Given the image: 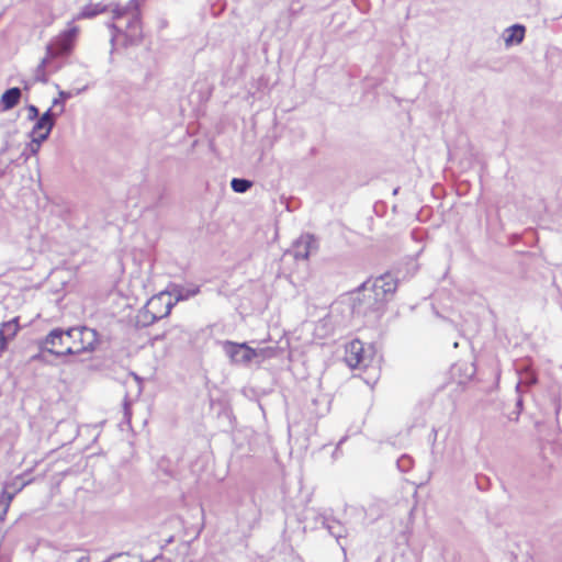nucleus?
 <instances>
[{"instance_id": "1", "label": "nucleus", "mask_w": 562, "mask_h": 562, "mask_svg": "<svg viewBox=\"0 0 562 562\" xmlns=\"http://www.w3.org/2000/svg\"><path fill=\"white\" fill-rule=\"evenodd\" d=\"M97 345V330L87 326L71 327L67 330L55 328L41 340L42 349L55 356L93 351Z\"/></svg>"}, {"instance_id": "2", "label": "nucleus", "mask_w": 562, "mask_h": 562, "mask_svg": "<svg viewBox=\"0 0 562 562\" xmlns=\"http://www.w3.org/2000/svg\"><path fill=\"white\" fill-rule=\"evenodd\" d=\"M114 23H110L113 43L117 34L123 33L126 42L131 45L137 44L142 38L140 10L138 0H131L125 7L116 5L112 10Z\"/></svg>"}, {"instance_id": "3", "label": "nucleus", "mask_w": 562, "mask_h": 562, "mask_svg": "<svg viewBox=\"0 0 562 562\" xmlns=\"http://www.w3.org/2000/svg\"><path fill=\"white\" fill-rule=\"evenodd\" d=\"M78 26H70L57 35L46 47V56L42 59L34 72L35 81L46 82V67L50 65V60L58 56L67 55L71 52L77 38Z\"/></svg>"}, {"instance_id": "4", "label": "nucleus", "mask_w": 562, "mask_h": 562, "mask_svg": "<svg viewBox=\"0 0 562 562\" xmlns=\"http://www.w3.org/2000/svg\"><path fill=\"white\" fill-rule=\"evenodd\" d=\"M173 305L175 302H172L169 295L165 292L153 296L147 303L146 311L143 313L144 324H151L155 321L169 315Z\"/></svg>"}, {"instance_id": "5", "label": "nucleus", "mask_w": 562, "mask_h": 562, "mask_svg": "<svg viewBox=\"0 0 562 562\" xmlns=\"http://www.w3.org/2000/svg\"><path fill=\"white\" fill-rule=\"evenodd\" d=\"M223 349L234 364L248 366L256 359L255 349L246 342L238 344L226 340L223 344Z\"/></svg>"}, {"instance_id": "6", "label": "nucleus", "mask_w": 562, "mask_h": 562, "mask_svg": "<svg viewBox=\"0 0 562 562\" xmlns=\"http://www.w3.org/2000/svg\"><path fill=\"white\" fill-rule=\"evenodd\" d=\"M317 240L311 234L300 236L292 246L291 254L296 260H306L317 249Z\"/></svg>"}, {"instance_id": "7", "label": "nucleus", "mask_w": 562, "mask_h": 562, "mask_svg": "<svg viewBox=\"0 0 562 562\" xmlns=\"http://www.w3.org/2000/svg\"><path fill=\"white\" fill-rule=\"evenodd\" d=\"M345 360L352 369L369 364V360L364 355L363 344L360 340L356 339L347 345Z\"/></svg>"}, {"instance_id": "8", "label": "nucleus", "mask_w": 562, "mask_h": 562, "mask_svg": "<svg viewBox=\"0 0 562 562\" xmlns=\"http://www.w3.org/2000/svg\"><path fill=\"white\" fill-rule=\"evenodd\" d=\"M397 288V281L391 276L385 274L376 279L372 285L374 301H384L386 295L393 294Z\"/></svg>"}, {"instance_id": "9", "label": "nucleus", "mask_w": 562, "mask_h": 562, "mask_svg": "<svg viewBox=\"0 0 562 562\" xmlns=\"http://www.w3.org/2000/svg\"><path fill=\"white\" fill-rule=\"evenodd\" d=\"M19 318L14 317L8 322H3L0 327V356L7 350L8 345L19 333Z\"/></svg>"}, {"instance_id": "10", "label": "nucleus", "mask_w": 562, "mask_h": 562, "mask_svg": "<svg viewBox=\"0 0 562 562\" xmlns=\"http://www.w3.org/2000/svg\"><path fill=\"white\" fill-rule=\"evenodd\" d=\"M61 114L63 108L59 110H53V108H49L40 117L36 119V123L34 124L32 131L35 133L41 131H52L55 126L57 117Z\"/></svg>"}, {"instance_id": "11", "label": "nucleus", "mask_w": 562, "mask_h": 562, "mask_svg": "<svg viewBox=\"0 0 562 562\" xmlns=\"http://www.w3.org/2000/svg\"><path fill=\"white\" fill-rule=\"evenodd\" d=\"M526 34V27L522 24H514L505 29L503 38L506 47H512L522 43Z\"/></svg>"}, {"instance_id": "12", "label": "nucleus", "mask_w": 562, "mask_h": 562, "mask_svg": "<svg viewBox=\"0 0 562 562\" xmlns=\"http://www.w3.org/2000/svg\"><path fill=\"white\" fill-rule=\"evenodd\" d=\"M200 293V286H183V285H173L171 291L167 293L169 297H175V303L180 301L189 300Z\"/></svg>"}, {"instance_id": "13", "label": "nucleus", "mask_w": 562, "mask_h": 562, "mask_svg": "<svg viewBox=\"0 0 562 562\" xmlns=\"http://www.w3.org/2000/svg\"><path fill=\"white\" fill-rule=\"evenodd\" d=\"M26 484L27 483H21L20 486L14 491H10L7 487L3 488L0 495V520L4 519L12 499L20 491L24 488Z\"/></svg>"}, {"instance_id": "14", "label": "nucleus", "mask_w": 562, "mask_h": 562, "mask_svg": "<svg viewBox=\"0 0 562 562\" xmlns=\"http://www.w3.org/2000/svg\"><path fill=\"white\" fill-rule=\"evenodd\" d=\"M21 89L18 87L5 90L1 95V104L4 111L13 109L21 99Z\"/></svg>"}, {"instance_id": "15", "label": "nucleus", "mask_w": 562, "mask_h": 562, "mask_svg": "<svg viewBox=\"0 0 562 562\" xmlns=\"http://www.w3.org/2000/svg\"><path fill=\"white\" fill-rule=\"evenodd\" d=\"M108 10V7L101 3L88 4L82 8V10L77 14L75 19H91L100 13H103Z\"/></svg>"}, {"instance_id": "16", "label": "nucleus", "mask_w": 562, "mask_h": 562, "mask_svg": "<svg viewBox=\"0 0 562 562\" xmlns=\"http://www.w3.org/2000/svg\"><path fill=\"white\" fill-rule=\"evenodd\" d=\"M537 383V376L533 372L526 370L519 374V380L516 386V391L521 393L524 390L530 387Z\"/></svg>"}, {"instance_id": "17", "label": "nucleus", "mask_w": 562, "mask_h": 562, "mask_svg": "<svg viewBox=\"0 0 562 562\" xmlns=\"http://www.w3.org/2000/svg\"><path fill=\"white\" fill-rule=\"evenodd\" d=\"M252 186V182L245 178H233L231 181V187L236 193H245Z\"/></svg>"}, {"instance_id": "18", "label": "nucleus", "mask_w": 562, "mask_h": 562, "mask_svg": "<svg viewBox=\"0 0 562 562\" xmlns=\"http://www.w3.org/2000/svg\"><path fill=\"white\" fill-rule=\"evenodd\" d=\"M56 562H89V558L87 555H78L76 552H64Z\"/></svg>"}, {"instance_id": "19", "label": "nucleus", "mask_w": 562, "mask_h": 562, "mask_svg": "<svg viewBox=\"0 0 562 562\" xmlns=\"http://www.w3.org/2000/svg\"><path fill=\"white\" fill-rule=\"evenodd\" d=\"M74 94L70 92V91H59L58 93V98L54 99L53 100V104L50 108H53V110L57 109L59 110L60 108H63V112L65 111V101L70 99Z\"/></svg>"}, {"instance_id": "20", "label": "nucleus", "mask_w": 562, "mask_h": 562, "mask_svg": "<svg viewBox=\"0 0 562 562\" xmlns=\"http://www.w3.org/2000/svg\"><path fill=\"white\" fill-rule=\"evenodd\" d=\"M396 465L401 472H408L413 468V459L407 454H403L397 459Z\"/></svg>"}, {"instance_id": "21", "label": "nucleus", "mask_w": 562, "mask_h": 562, "mask_svg": "<svg viewBox=\"0 0 562 562\" xmlns=\"http://www.w3.org/2000/svg\"><path fill=\"white\" fill-rule=\"evenodd\" d=\"M274 349L273 348H259L255 349L256 359L254 361L260 363L267 358H271L274 356Z\"/></svg>"}, {"instance_id": "22", "label": "nucleus", "mask_w": 562, "mask_h": 562, "mask_svg": "<svg viewBox=\"0 0 562 562\" xmlns=\"http://www.w3.org/2000/svg\"><path fill=\"white\" fill-rule=\"evenodd\" d=\"M50 132L52 131H41V132L35 133L34 131H31L30 136H31V139H33L34 142H37L38 144L42 145V143L45 142L49 137Z\"/></svg>"}, {"instance_id": "23", "label": "nucleus", "mask_w": 562, "mask_h": 562, "mask_svg": "<svg viewBox=\"0 0 562 562\" xmlns=\"http://www.w3.org/2000/svg\"><path fill=\"white\" fill-rule=\"evenodd\" d=\"M27 112H29V115H27V119L30 121H33V120H36L37 117H40V111L37 109V106L33 105V104H30L27 106Z\"/></svg>"}, {"instance_id": "24", "label": "nucleus", "mask_w": 562, "mask_h": 562, "mask_svg": "<svg viewBox=\"0 0 562 562\" xmlns=\"http://www.w3.org/2000/svg\"><path fill=\"white\" fill-rule=\"evenodd\" d=\"M40 148H41V144H38L37 142H34L33 139H31V142L29 144H26V149H29L31 155H36L38 153Z\"/></svg>"}, {"instance_id": "25", "label": "nucleus", "mask_w": 562, "mask_h": 562, "mask_svg": "<svg viewBox=\"0 0 562 562\" xmlns=\"http://www.w3.org/2000/svg\"><path fill=\"white\" fill-rule=\"evenodd\" d=\"M20 481H21V477H15L12 482L7 483V484L4 485V487H7L8 490H10V488H11L12 491H14V490H15V488H18V487L20 486V484L22 483V482H20Z\"/></svg>"}, {"instance_id": "26", "label": "nucleus", "mask_w": 562, "mask_h": 562, "mask_svg": "<svg viewBox=\"0 0 562 562\" xmlns=\"http://www.w3.org/2000/svg\"><path fill=\"white\" fill-rule=\"evenodd\" d=\"M40 349H41V351H40L38 353L34 355V356L31 358L33 361H42V360H43V352H44L45 350H43L41 346H40Z\"/></svg>"}, {"instance_id": "27", "label": "nucleus", "mask_w": 562, "mask_h": 562, "mask_svg": "<svg viewBox=\"0 0 562 562\" xmlns=\"http://www.w3.org/2000/svg\"><path fill=\"white\" fill-rule=\"evenodd\" d=\"M124 415L127 419H130L131 417V409H130V404L127 402L124 403Z\"/></svg>"}, {"instance_id": "28", "label": "nucleus", "mask_w": 562, "mask_h": 562, "mask_svg": "<svg viewBox=\"0 0 562 562\" xmlns=\"http://www.w3.org/2000/svg\"><path fill=\"white\" fill-rule=\"evenodd\" d=\"M30 156H31V154H30L29 149H26V147L23 149V151L20 155V157L23 158L24 161H26L30 158Z\"/></svg>"}, {"instance_id": "29", "label": "nucleus", "mask_w": 562, "mask_h": 562, "mask_svg": "<svg viewBox=\"0 0 562 562\" xmlns=\"http://www.w3.org/2000/svg\"><path fill=\"white\" fill-rule=\"evenodd\" d=\"M431 434H432V437H434V438H432V441L435 442L436 437H437V429H436V428H432Z\"/></svg>"}, {"instance_id": "30", "label": "nucleus", "mask_w": 562, "mask_h": 562, "mask_svg": "<svg viewBox=\"0 0 562 562\" xmlns=\"http://www.w3.org/2000/svg\"><path fill=\"white\" fill-rule=\"evenodd\" d=\"M521 406H522V400L519 397L517 400V407L521 408Z\"/></svg>"}]
</instances>
